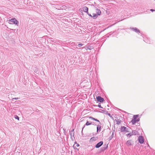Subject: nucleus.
<instances>
[{
    "label": "nucleus",
    "instance_id": "412c9836",
    "mask_svg": "<svg viewBox=\"0 0 155 155\" xmlns=\"http://www.w3.org/2000/svg\"><path fill=\"white\" fill-rule=\"evenodd\" d=\"M15 118L16 119H18V120H19V117H18V116H17V115H16L15 116Z\"/></svg>",
    "mask_w": 155,
    "mask_h": 155
},
{
    "label": "nucleus",
    "instance_id": "6ab92c4d",
    "mask_svg": "<svg viewBox=\"0 0 155 155\" xmlns=\"http://www.w3.org/2000/svg\"><path fill=\"white\" fill-rule=\"evenodd\" d=\"M127 136L128 137V136H132V134H131V133H130L129 134H128L127 135Z\"/></svg>",
    "mask_w": 155,
    "mask_h": 155
},
{
    "label": "nucleus",
    "instance_id": "7ed1b4c3",
    "mask_svg": "<svg viewBox=\"0 0 155 155\" xmlns=\"http://www.w3.org/2000/svg\"><path fill=\"white\" fill-rule=\"evenodd\" d=\"M139 142L141 144L143 143L144 142V138L142 136H139L138 137Z\"/></svg>",
    "mask_w": 155,
    "mask_h": 155
},
{
    "label": "nucleus",
    "instance_id": "39448f33",
    "mask_svg": "<svg viewBox=\"0 0 155 155\" xmlns=\"http://www.w3.org/2000/svg\"><path fill=\"white\" fill-rule=\"evenodd\" d=\"M133 143V141H132V140H128L126 143V144L127 146H131L132 145V143Z\"/></svg>",
    "mask_w": 155,
    "mask_h": 155
},
{
    "label": "nucleus",
    "instance_id": "5701e85b",
    "mask_svg": "<svg viewBox=\"0 0 155 155\" xmlns=\"http://www.w3.org/2000/svg\"><path fill=\"white\" fill-rule=\"evenodd\" d=\"M74 136H71V139L73 140H74Z\"/></svg>",
    "mask_w": 155,
    "mask_h": 155
},
{
    "label": "nucleus",
    "instance_id": "f8f14e48",
    "mask_svg": "<svg viewBox=\"0 0 155 155\" xmlns=\"http://www.w3.org/2000/svg\"><path fill=\"white\" fill-rule=\"evenodd\" d=\"M126 129H127V128L124 126H122L120 129L121 131V132L125 131Z\"/></svg>",
    "mask_w": 155,
    "mask_h": 155
},
{
    "label": "nucleus",
    "instance_id": "393cba45",
    "mask_svg": "<svg viewBox=\"0 0 155 155\" xmlns=\"http://www.w3.org/2000/svg\"><path fill=\"white\" fill-rule=\"evenodd\" d=\"M98 106L99 107H100V108H102V107H101V104H99L98 105Z\"/></svg>",
    "mask_w": 155,
    "mask_h": 155
},
{
    "label": "nucleus",
    "instance_id": "f257e3e1",
    "mask_svg": "<svg viewBox=\"0 0 155 155\" xmlns=\"http://www.w3.org/2000/svg\"><path fill=\"white\" fill-rule=\"evenodd\" d=\"M89 118L90 119H91L92 120H94L95 121H97L99 122V124L97 125V132H98L100 131L101 130V123L97 119H95V118H93L92 117H89Z\"/></svg>",
    "mask_w": 155,
    "mask_h": 155
},
{
    "label": "nucleus",
    "instance_id": "a878e982",
    "mask_svg": "<svg viewBox=\"0 0 155 155\" xmlns=\"http://www.w3.org/2000/svg\"><path fill=\"white\" fill-rule=\"evenodd\" d=\"M76 146L77 147H78L79 146V144L77 143H76Z\"/></svg>",
    "mask_w": 155,
    "mask_h": 155
},
{
    "label": "nucleus",
    "instance_id": "0eeeda50",
    "mask_svg": "<svg viewBox=\"0 0 155 155\" xmlns=\"http://www.w3.org/2000/svg\"><path fill=\"white\" fill-rule=\"evenodd\" d=\"M140 121V118H138L137 120L134 119L132 120L131 122L134 125L136 122H138Z\"/></svg>",
    "mask_w": 155,
    "mask_h": 155
},
{
    "label": "nucleus",
    "instance_id": "9b49d317",
    "mask_svg": "<svg viewBox=\"0 0 155 155\" xmlns=\"http://www.w3.org/2000/svg\"><path fill=\"white\" fill-rule=\"evenodd\" d=\"M91 124H92V123H91V122H89L88 121H87L86 123V124L84 125V126L82 130V131L83 130L84 127H85V125L88 126V125H91Z\"/></svg>",
    "mask_w": 155,
    "mask_h": 155
},
{
    "label": "nucleus",
    "instance_id": "aec40b11",
    "mask_svg": "<svg viewBox=\"0 0 155 155\" xmlns=\"http://www.w3.org/2000/svg\"><path fill=\"white\" fill-rule=\"evenodd\" d=\"M83 45H84V44H79L78 45V46L79 47H81V46H83Z\"/></svg>",
    "mask_w": 155,
    "mask_h": 155
},
{
    "label": "nucleus",
    "instance_id": "dca6fc26",
    "mask_svg": "<svg viewBox=\"0 0 155 155\" xmlns=\"http://www.w3.org/2000/svg\"><path fill=\"white\" fill-rule=\"evenodd\" d=\"M115 121L116 122L117 124H120L121 122V120H120L118 119L115 120Z\"/></svg>",
    "mask_w": 155,
    "mask_h": 155
},
{
    "label": "nucleus",
    "instance_id": "6e6552de",
    "mask_svg": "<svg viewBox=\"0 0 155 155\" xmlns=\"http://www.w3.org/2000/svg\"><path fill=\"white\" fill-rule=\"evenodd\" d=\"M88 8L87 7L84 6L83 8V11L86 13H88Z\"/></svg>",
    "mask_w": 155,
    "mask_h": 155
},
{
    "label": "nucleus",
    "instance_id": "4468645a",
    "mask_svg": "<svg viewBox=\"0 0 155 155\" xmlns=\"http://www.w3.org/2000/svg\"><path fill=\"white\" fill-rule=\"evenodd\" d=\"M144 41L146 43H147L150 44L151 43V41L148 38H145L144 39Z\"/></svg>",
    "mask_w": 155,
    "mask_h": 155
},
{
    "label": "nucleus",
    "instance_id": "2eb2a0df",
    "mask_svg": "<svg viewBox=\"0 0 155 155\" xmlns=\"http://www.w3.org/2000/svg\"><path fill=\"white\" fill-rule=\"evenodd\" d=\"M70 134L71 136H74V129H73L72 130L70 131Z\"/></svg>",
    "mask_w": 155,
    "mask_h": 155
},
{
    "label": "nucleus",
    "instance_id": "9d476101",
    "mask_svg": "<svg viewBox=\"0 0 155 155\" xmlns=\"http://www.w3.org/2000/svg\"><path fill=\"white\" fill-rule=\"evenodd\" d=\"M96 13L97 15H100L101 12L100 10L99 9H96Z\"/></svg>",
    "mask_w": 155,
    "mask_h": 155
},
{
    "label": "nucleus",
    "instance_id": "2f4dec72",
    "mask_svg": "<svg viewBox=\"0 0 155 155\" xmlns=\"http://www.w3.org/2000/svg\"><path fill=\"white\" fill-rule=\"evenodd\" d=\"M110 115V114H109V115Z\"/></svg>",
    "mask_w": 155,
    "mask_h": 155
},
{
    "label": "nucleus",
    "instance_id": "f03ea898",
    "mask_svg": "<svg viewBox=\"0 0 155 155\" xmlns=\"http://www.w3.org/2000/svg\"><path fill=\"white\" fill-rule=\"evenodd\" d=\"M9 21L10 22L9 23L10 24H15L16 25H18V21L15 18H12L11 19L9 20Z\"/></svg>",
    "mask_w": 155,
    "mask_h": 155
},
{
    "label": "nucleus",
    "instance_id": "20e7f679",
    "mask_svg": "<svg viewBox=\"0 0 155 155\" xmlns=\"http://www.w3.org/2000/svg\"><path fill=\"white\" fill-rule=\"evenodd\" d=\"M96 99L97 101L100 102H102L104 101V99L100 96H97L96 97Z\"/></svg>",
    "mask_w": 155,
    "mask_h": 155
},
{
    "label": "nucleus",
    "instance_id": "4be33fe9",
    "mask_svg": "<svg viewBox=\"0 0 155 155\" xmlns=\"http://www.w3.org/2000/svg\"><path fill=\"white\" fill-rule=\"evenodd\" d=\"M20 98H18V97H16V98H13L12 99V100H13V99H15V100H17V99H19Z\"/></svg>",
    "mask_w": 155,
    "mask_h": 155
},
{
    "label": "nucleus",
    "instance_id": "a211bd4d",
    "mask_svg": "<svg viewBox=\"0 0 155 155\" xmlns=\"http://www.w3.org/2000/svg\"><path fill=\"white\" fill-rule=\"evenodd\" d=\"M139 116L138 115H134L133 116V119H134L137 120Z\"/></svg>",
    "mask_w": 155,
    "mask_h": 155
},
{
    "label": "nucleus",
    "instance_id": "7c9ffc66",
    "mask_svg": "<svg viewBox=\"0 0 155 155\" xmlns=\"http://www.w3.org/2000/svg\"><path fill=\"white\" fill-rule=\"evenodd\" d=\"M110 115V114H109V115Z\"/></svg>",
    "mask_w": 155,
    "mask_h": 155
},
{
    "label": "nucleus",
    "instance_id": "cd10ccee",
    "mask_svg": "<svg viewBox=\"0 0 155 155\" xmlns=\"http://www.w3.org/2000/svg\"><path fill=\"white\" fill-rule=\"evenodd\" d=\"M94 138V137L91 138V139H90V140L92 141V140H93V139Z\"/></svg>",
    "mask_w": 155,
    "mask_h": 155
},
{
    "label": "nucleus",
    "instance_id": "f3484780",
    "mask_svg": "<svg viewBox=\"0 0 155 155\" xmlns=\"http://www.w3.org/2000/svg\"><path fill=\"white\" fill-rule=\"evenodd\" d=\"M97 17V15L96 14L94 13L93 14L92 17L94 19H96Z\"/></svg>",
    "mask_w": 155,
    "mask_h": 155
},
{
    "label": "nucleus",
    "instance_id": "c85d7f7f",
    "mask_svg": "<svg viewBox=\"0 0 155 155\" xmlns=\"http://www.w3.org/2000/svg\"><path fill=\"white\" fill-rule=\"evenodd\" d=\"M127 130H128V129L127 128V129L126 130H125V131L128 132Z\"/></svg>",
    "mask_w": 155,
    "mask_h": 155
},
{
    "label": "nucleus",
    "instance_id": "473e14b6",
    "mask_svg": "<svg viewBox=\"0 0 155 155\" xmlns=\"http://www.w3.org/2000/svg\"><path fill=\"white\" fill-rule=\"evenodd\" d=\"M154 1H155V0H154Z\"/></svg>",
    "mask_w": 155,
    "mask_h": 155
},
{
    "label": "nucleus",
    "instance_id": "ddd939ff",
    "mask_svg": "<svg viewBox=\"0 0 155 155\" xmlns=\"http://www.w3.org/2000/svg\"><path fill=\"white\" fill-rule=\"evenodd\" d=\"M131 134H132V135H137L138 134V132L137 131L134 130L132 131Z\"/></svg>",
    "mask_w": 155,
    "mask_h": 155
},
{
    "label": "nucleus",
    "instance_id": "b1692460",
    "mask_svg": "<svg viewBox=\"0 0 155 155\" xmlns=\"http://www.w3.org/2000/svg\"><path fill=\"white\" fill-rule=\"evenodd\" d=\"M87 14L89 15V16H90L92 17V16L91 15V14H89L88 13H88H87Z\"/></svg>",
    "mask_w": 155,
    "mask_h": 155
},
{
    "label": "nucleus",
    "instance_id": "bb28decb",
    "mask_svg": "<svg viewBox=\"0 0 155 155\" xmlns=\"http://www.w3.org/2000/svg\"><path fill=\"white\" fill-rule=\"evenodd\" d=\"M150 11L152 12H153V11H154L155 10H153V9H150Z\"/></svg>",
    "mask_w": 155,
    "mask_h": 155
},
{
    "label": "nucleus",
    "instance_id": "423d86ee",
    "mask_svg": "<svg viewBox=\"0 0 155 155\" xmlns=\"http://www.w3.org/2000/svg\"><path fill=\"white\" fill-rule=\"evenodd\" d=\"M103 144V141H100L98 143H97L96 145H95V147L96 148H98L99 147H100Z\"/></svg>",
    "mask_w": 155,
    "mask_h": 155
},
{
    "label": "nucleus",
    "instance_id": "1a4fd4ad",
    "mask_svg": "<svg viewBox=\"0 0 155 155\" xmlns=\"http://www.w3.org/2000/svg\"><path fill=\"white\" fill-rule=\"evenodd\" d=\"M130 29L137 33L140 32V30L136 28H130Z\"/></svg>",
    "mask_w": 155,
    "mask_h": 155
},
{
    "label": "nucleus",
    "instance_id": "c756f323",
    "mask_svg": "<svg viewBox=\"0 0 155 155\" xmlns=\"http://www.w3.org/2000/svg\"><path fill=\"white\" fill-rule=\"evenodd\" d=\"M12 30H15V29H12Z\"/></svg>",
    "mask_w": 155,
    "mask_h": 155
}]
</instances>
